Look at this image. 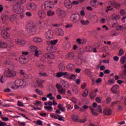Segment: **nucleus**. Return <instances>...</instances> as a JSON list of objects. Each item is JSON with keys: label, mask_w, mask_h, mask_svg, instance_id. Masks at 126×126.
<instances>
[{"label": "nucleus", "mask_w": 126, "mask_h": 126, "mask_svg": "<svg viewBox=\"0 0 126 126\" xmlns=\"http://www.w3.org/2000/svg\"><path fill=\"white\" fill-rule=\"evenodd\" d=\"M4 75L6 77H14L16 76V72L14 70V66L10 65L7 70L4 72Z\"/></svg>", "instance_id": "nucleus-1"}, {"label": "nucleus", "mask_w": 126, "mask_h": 126, "mask_svg": "<svg viewBox=\"0 0 126 126\" xmlns=\"http://www.w3.org/2000/svg\"><path fill=\"white\" fill-rule=\"evenodd\" d=\"M26 30L28 33L36 32V26L28 23L26 25Z\"/></svg>", "instance_id": "nucleus-2"}, {"label": "nucleus", "mask_w": 126, "mask_h": 126, "mask_svg": "<svg viewBox=\"0 0 126 126\" xmlns=\"http://www.w3.org/2000/svg\"><path fill=\"white\" fill-rule=\"evenodd\" d=\"M24 85V81L22 80L17 79L15 81V85L12 86L13 89H16Z\"/></svg>", "instance_id": "nucleus-3"}, {"label": "nucleus", "mask_w": 126, "mask_h": 126, "mask_svg": "<svg viewBox=\"0 0 126 126\" xmlns=\"http://www.w3.org/2000/svg\"><path fill=\"white\" fill-rule=\"evenodd\" d=\"M54 2L52 1H46L41 6V8L43 10L46 9L47 8H53L54 7Z\"/></svg>", "instance_id": "nucleus-4"}, {"label": "nucleus", "mask_w": 126, "mask_h": 126, "mask_svg": "<svg viewBox=\"0 0 126 126\" xmlns=\"http://www.w3.org/2000/svg\"><path fill=\"white\" fill-rule=\"evenodd\" d=\"M12 10L14 12H15V13H21L24 11L23 7L18 4L14 5L12 8Z\"/></svg>", "instance_id": "nucleus-5"}, {"label": "nucleus", "mask_w": 126, "mask_h": 126, "mask_svg": "<svg viewBox=\"0 0 126 126\" xmlns=\"http://www.w3.org/2000/svg\"><path fill=\"white\" fill-rule=\"evenodd\" d=\"M37 4H36L35 3H28L27 5V9L29 10H32V11H34V10H36L37 7Z\"/></svg>", "instance_id": "nucleus-6"}, {"label": "nucleus", "mask_w": 126, "mask_h": 126, "mask_svg": "<svg viewBox=\"0 0 126 126\" xmlns=\"http://www.w3.org/2000/svg\"><path fill=\"white\" fill-rule=\"evenodd\" d=\"M56 13L57 15L61 18H63V17H65V14H66V13L64 10H62V9L60 8H58L56 10Z\"/></svg>", "instance_id": "nucleus-7"}, {"label": "nucleus", "mask_w": 126, "mask_h": 126, "mask_svg": "<svg viewBox=\"0 0 126 126\" xmlns=\"http://www.w3.org/2000/svg\"><path fill=\"white\" fill-rule=\"evenodd\" d=\"M70 19L73 22H78L79 21V15L76 14H72Z\"/></svg>", "instance_id": "nucleus-8"}, {"label": "nucleus", "mask_w": 126, "mask_h": 126, "mask_svg": "<svg viewBox=\"0 0 126 126\" xmlns=\"http://www.w3.org/2000/svg\"><path fill=\"white\" fill-rule=\"evenodd\" d=\"M55 32L57 36H63L64 34L63 31L62 29L57 28L55 30Z\"/></svg>", "instance_id": "nucleus-9"}, {"label": "nucleus", "mask_w": 126, "mask_h": 126, "mask_svg": "<svg viewBox=\"0 0 126 126\" xmlns=\"http://www.w3.org/2000/svg\"><path fill=\"white\" fill-rule=\"evenodd\" d=\"M0 35L2 38H4V39H8V38H9L10 36L9 33H8L7 31L5 30L2 31L0 32Z\"/></svg>", "instance_id": "nucleus-10"}, {"label": "nucleus", "mask_w": 126, "mask_h": 126, "mask_svg": "<svg viewBox=\"0 0 126 126\" xmlns=\"http://www.w3.org/2000/svg\"><path fill=\"white\" fill-rule=\"evenodd\" d=\"M62 76H70V74L68 73L67 72H60L56 74V77L58 78L62 77Z\"/></svg>", "instance_id": "nucleus-11"}, {"label": "nucleus", "mask_w": 126, "mask_h": 126, "mask_svg": "<svg viewBox=\"0 0 126 126\" xmlns=\"http://www.w3.org/2000/svg\"><path fill=\"white\" fill-rule=\"evenodd\" d=\"M37 14L40 19H45V18H46V13L43 10L38 11Z\"/></svg>", "instance_id": "nucleus-12"}, {"label": "nucleus", "mask_w": 126, "mask_h": 126, "mask_svg": "<svg viewBox=\"0 0 126 126\" xmlns=\"http://www.w3.org/2000/svg\"><path fill=\"white\" fill-rule=\"evenodd\" d=\"M68 71H73L75 69V65L71 63H69L66 65Z\"/></svg>", "instance_id": "nucleus-13"}, {"label": "nucleus", "mask_w": 126, "mask_h": 126, "mask_svg": "<svg viewBox=\"0 0 126 126\" xmlns=\"http://www.w3.org/2000/svg\"><path fill=\"white\" fill-rule=\"evenodd\" d=\"M45 37L47 40H51L53 39V32L51 31H48L45 32Z\"/></svg>", "instance_id": "nucleus-14"}, {"label": "nucleus", "mask_w": 126, "mask_h": 126, "mask_svg": "<svg viewBox=\"0 0 126 126\" xmlns=\"http://www.w3.org/2000/svg\"><path fill=\"white\" fill-rule=\"evenodd\" d=\"M47 50L50 53H55L57 51V47L53 45H49L47 47Z\"/></svg>", "instance_id": "nucleus-15"}, {"label": "nucleus", "mask_w": 126, "mask_h": 126, "mask_svg": "<svg viewBox=\"0 0 126 126\" xmlns=\"http://www.w3.org/2000/svg\"><path fill=\"white\" fill-rule=\"evenodd\" d=\"M64 4L66 8L70 9L72 7V4L70 0H65Z\"/></svg>", "instance_id": "nucleus-16"}, {"label": "nucleus", "mask_w": 126, "mask_h": 126, "mask_svg": "<svg viewBox=\"0 0 126 126\" xmlns=\"http://www.w3.org/2000/svg\"><path fill=\"white\" fill-rule=\"evenodd\" d=\"M20 63H22V64H25V63H26L27 58H26V56L24 55H22L20 58Z\"/></svg>", "instance_id": "nucleus-17"}, {"label": "nucleus", "mask_w": 126, "mask_h": 126, "mask_svg": "<svg viewBox=\"0 0 126 126\" xmlns=\"http://www.w3.org/2000/svg\"><path fill=\"white\" fill-rule=\"evenodd\" d=\"M36 82L40 88H43L44 87L42 84L45 83V80L38 78L36 79Z\"/></svg>", "instance_id": "nucleus-18"}, {"label": "nucleus", "mask_w": 126, "mask_h": 126, "mask_svg": "<svg viewBox=\"0 0 126 126\" xmlns=\"http://www.w3.org/2000/svg\"><path fill=\"white\" fill-rule=\"evenodd\" d=\"M118 89H119V85H115L112 87L111 91L112 93L116 94V93H118Z\"/></svg>", "instance_id": "nucleus-19"}, {"label": "nucleus", "mask_w": 126, "mask_h": 126, "mask_svg": "<svg viewBox=\"0 0 126 126\" xmlns=\"http://www.w3.org/2000/svg\"><path fill=\"white\" fill-rule=\"evenodd\" d=\"M66 58L68 60H73L74 59V53L73 52H68L66 55Z\"/></svg>", "instance_id": "nucleus-20"}, {"label": "nucleus", "mask_w": 126, "mask_h": 126, "mask_svg": "<svg viewBox=\"0 0 126 126\" xmlns=\"http://www.w3.org/2000/svg\"><path fill=\"white\" fill-rule=\"evenodd\" d=\"M44 57L46 59H51V60L55 59V55L51 53H46L44 55Z\"/></svg>", "instance_id": "nucleus-21"}, {"label": "nucleus", "mask_w": 126, "mask_h": 126, "mask_svg": "<svg viewBox=\"0 0 126 126\" xmlns=\"http://www.w3.org/2000/svg\"><path fill=\"white\" fill-rule=\"evenodd\" d=\"M76 42L79 45H83V44H86V39H80L77 38L76 39Z\"/></svg>", "instance_id": "nucleus-22"}, {"label": "nucleus", "mask_w": 126, "mask_h": 126, "mask_svg": "<svg viewBox=\"0 0 126 126\" xmlns=\"http://www.w3.org/2000/svg\"><path fill=\"white\" fill-rule=\"evenodd\" d=\"M58 93L61 95H65V93H66V89L63 88H61L58 90Z\"/></svg>", "instance_id": "nucleus-23"}, {"label": "nucleus", "mask_w": 126, "mask_h": 126, "mask_svg": "<svg viewBox=\"0 0 126 126\" xmlns=\"http://www.w3.org/2000/svg\"><path fill=\"white\" fill-rule=\"evenodd\" d=\"M104 115L106 116H111L112 115V110L111 109H106L103 111Z\"/></svg>", "instance_id": "nucleus-24"}, {"label": "nucleus", "mask_w": 126, "mask_h": 126, "mask_svg": "<svg viewBox=\"0 0 126 126\" xmlns=\"http://www.w3.org/2000/svg\"><path fill=\"white\" fill-rule=\"evenodd\" d=\"M2 21V23H3V24H4V23H5V22H6V21H7V20H8V16L6 15H2L1 17Z\"/></svg>", "instance_id": "nucleus-25"}, {"label": "nucleus", "mask_w": 126, "mask_h": 126, "mask_svg": "<svg viewBox=\"0 0 126 126\" xmlns=\"http://www.w3.org/2000/svg\"><path fill=\"white\" fill-rule=\"evenodd\" d=\"M89 93V89L88 88L85 89L84 92L82 94V96L83 97H87L88 96V94Z\"/></svg>", "instance_id": "nucleus-26"}, {"label": "nucleus", "mask_w": 126, "mask_h": 126, "mask_svg": "<svg viewBox=\"0 0 126 126\" xmlns=\"http://www.w3.org/2000/svg\"><path fill=\"white\" fill-rule=\"evenodd\" d=\"M90 110L91 111V113H92L93 116H95V117H97V116H98V113H97V112L94 111V109L93 108V107H92V106H90Z\"/></svg>", "instance_id": "nucleus-27"}, {"label": "nucleus", "mask_w": 126, "mask_h": 126, "mask_svg": "<svg viewBox=\"0 0 126 126\" xmlns=\"http://www.w3.org/2000/svg\"><path fill=\"white\" fill-rule=\"evenodd\" d=\"M90 2L92 6H97L98 1L97 0H92Z\"/></svg>", "instance_id": "nucleus-28"}, {"label": "nucleus", "mask_w": 126, "mask_h": 126, "mask_svg": "<svg viewBox=\"0 0 126 126\" xmlns=\"http://www.w3.org/2000/svg\"><path fill=\"white\" fill-rule=\"evenodd\" d=\"M33 41L35 43H41L42 42V38L38 37L33 38Z\"/></svg>", "instance_id": "nucleus-29"}, {"label": "nucleus", "mask_w": 126, "mask_h": 126, "mask_svg": "<svg viewBox=\"0 0 126 126\" xmlns=\"http://www.w3.org/2000/svg\"><path fill=\"white\" fill-rule=\"evenodd\" d=\"M71 118L74 122H78V116L77 115H72L71 116Z\"/></svg>", "instance_id": "nucleus-30"}, {"label": "nucleus", "mask_w": 126, "mask_h": 126, "mask_svg": "<svg viewBox=\"0 0 126 126\" xmlns=\"http://www.w3.org/2000/svg\"><path fill=\"white\" fill-rule=\"evenodd\" d=\"M47 15L48 16H53V15H55V11L49 10L47 11Z\"/></svg>", "instance_id": "nucleus-31"}, {"label": "nucleus", "mask_w": 126, "mask_h": 126, "mask_svg": "<svg viewBox=\"0 0 126 126\" xmlns=\"http://www.w3.org/2000/svg\"><path fill=\"white\" fill-rule=\"evenodd\" d=\"M80 21L83 25H88V24L90 23V22H89L88 20L84 21L83 20H81Z\"/></svg>", "instance_id": "nucleus-32"}, {"label": "nucleus", "mask_w": 126, "mask_h": 126, "mask_svg": "<svg viewBox=\"0 0 126 126\" xmlns=\"http://www.w3.org/2000/svg\"><path fill=\"white\" fill-rule=\"evenodd\" d=\"M8 46L6 43L0 41V48H7Z\"/></svg>", "instance_id": "nucleus-33"}, {"label": "nucleus", "mask_w": 126, "mask_h": 126, "mask_svg": "<svg viewBox=\"0 0 126 126\" xmlns=\"http://www.w3.org/2000/svg\"><path fill=\"white\" fill-rule=\"evenodd\" d=\"M96 96V94L95 93H91L90 95V98L92 100H94Z\"/></svg>", "instance_id": "nucleus-34"}, {"label": "nucleus", "mask_w": 126, "mask_h": 126, "mask_svg": "<svg viewBox=\"0 0 126 126\" xmlns=\"http://www.w3.org/2000/svg\"><path fill=\"white\" fill-rule=\"evenodd\" d=\"M126 56H123L120 59V63H121L122 64H124V63H126Z\"/></svg>", "instance_id": "nucleus-35"}, {"label": "nucleus", "mask_w": 126, "mask_h": 126, "mask_svg": "<svg viewBox=\"0 0 126 126\" xmlns=\"http://www.w3.org/2000/svg\"><path fill=\"white\" fill-rule=\"evenodd\" d=\"M58 67L59 68V70L62 71L64 69V66H63V63H61L59 65Z\"/></svg>", "instance_id": "nucleus-36"}, {"label": "nucleus", "mask_w": 126, "mask_h": 126, "mask_svg": "<svg viewBox=\"0 0 126 126\" xmlns=\"http://www.w3.org/2000/svg\"><path fill=\"white\" fill-rule=\"evenodd\" d=\"M70 47H71V45L70 44V43H65L64 45V48L66 49V50H68V49L70 48Z\"/></svg>", "instance_id": "nucleus-37"}, {"label": "nucleus", "mask_w": 126, "mask_h": 126, "mask_svg": "<svg viewBox=\"0 0 126 126\" xmlns=\"http://www.w3.org/2000/svg\"><path fill=\"white\" fill-rule=\"evenodd\" d=\"M44 109H45V110H47V111H53V107L51 106H44Z\"/></svg>", "instance_id": "nucleus-38"}, {"label": "nucleus", "mask_w": 126, "mask_h": 126, "mask_svg": "<svg viewBox=\"0 0 126 126\" xmlns=\"http://www.w3.org/2000/svg\"><path fill=\"white\" fill-rule=\"evenodd\" d=\"M35 92H36L37 94H38V95H44V93H43V92H42L39 89H36L35 90Z\"/></svg>", "instance_id": "nucleus-39"}, {"label": "nucleus", "mask_w": 126, "mask_h": 126, "mask_svg": "<svg viewBox=\"0 0 126 126\" xmlns=\"http://www.w3.org/2000/svg\"><path fill=\"white\" fill-rule=\"evenodd\" d=\"M31 50L32 52H35V51L38 50V47L35 46H31Z\"/></svg>", "instance_id": "nucleus-40"}, {"label": "nucleus", "mask_w": 126, "mask_h": 126, "mask_svg": "<svg viewBox=\"0 0 126 126\" xmlns=\"http://www.w3.org/2000/svg\"><path fill=\"white\" fill-rule=\"evenodd\" d=\"M93 48H92V47L91 46H88V47H86V48H85V52H91V51H92Z\"/></svg>", "instance_id": "nucleus-41"}, {"label": "nucleus", "mask_w": 126, "mask_h": 126, "mask_svg": "<svg viewBox=\"0 0 126 126\" xmlns=\"http://www.w3.org/2000/svg\"><path fill=\"white\" fill-rule=\"evenodd\" d=\"M89 107L86 105H84L82 108H81L80 111L81 112H84V110H87V109H88Z\"/></svg>", "instance_id": "nucleus-42"}, {"label": "nucleus", "mask_w": 126, "mask_h": 126, "mask_svg": "<svg viewBox=\"0 0 126 126\" xmlns=\"http://www.w3.org/2000/svg\"><path fill=\"white\" fill-rule=\"evenodd\" d=\"M97 112H98V113H100V114L102 113V107L101 105H98L97 108H96Z\"/></svg>", "instance_id": "nucleus-43"}, {"label": "nucleus", "mask_w": 126, "mask_h": 126, "mask_svg": "<svg viewBox=\"0 0 126 126\" xmlns=\"http://www.w3.org/2000/svg\"><path fill=\"white\" fill-rule=\"evenodd\" d=\"M25 2H26V0H18L17 1L18 4H24Z\"/></svg>", "instance_id": "nucleus-44"}, {"label": "nucleus", "mask_w": 126, "mask_h": 126, "mask_svg": "<svg viewBox=\"0 0 126 126\" xmlns=\"http://www.w3.org/2000/svg\"><path fill=\"white\" fill-rule=\"evenodd\" d=\"M124 54H125V51H124V50L121 49L119 50L118 56L121 57V56H123Z\"/></svg>", "instance_id": "nucleus-45"}, {"label": "nucleus", "mask_w": 126, "mask_h": 126, "mask_svg": "<svg viewBox=\"0 0 126 126\" xmlns=\"http://www.w3.org/2000/svg\"><path fill=\"white\" fill-rule=\"evenodd\" d=\"M121 76L122 78H123V79L126 78V71H123V72L121 75Z\"/></svg>", "instance_id": "nucleus-46"}, {"label": "nucleus", "mask_w": 126, "mask_h": 126, "mask_svg": "<svg viewBox=\"0 0 126 126\" xmlns=\"http://www.w3.org/2000/svg\"><path fill=\"white\" fill-rule=\"evenodd\" d=\"M77 64H78V65H81V64H82V60H81V59H79L77 60V62H76Z\"/></svg>", "instance_id": "nucleus-47"}, {"label": "nucleus", "mask_w": 126, "mask_h": 126, "mask_svg": "<svg viewBox=\"0 0 126 126\" xmlns=\"http://www.w3.org/2000/svg\"><path fill=\"white\" fill-rule=\"evenodd\" d=\"M113 9H114V8L112 7V6H108L106 8V11L108 13V11H110V10H113Z\"/></svg>", "instance_id": "nucleus-48"}, {"label": "nucleus", "mask_w": 126, "mask_h": 126, "mask_svg": "<svg viewBox=\"0 0 126 126\" xmlns=\"http://www.w3.org/2000/svg\"><path fill=\"white\" fill-rule=\"evenodd\" d=\"M58 116L59 121H63V122H64V117L59 115H58Z\"/></svg>", "instance_id": "nucleus-49"}, {"label": "nucleus", "mask_w": 126, "mask_h": 126, "mask_svg": "<svg viewBox=\"0 0 126 126\" xmlns=\"http://www.w3.org/2000/svg\"><path fill=\"white\" fill-rule=\"evenodd\" d=\"M95 101L97 103H101V102H102V97H97L95 98Z\"/></svg>", "instance_id": "nucleus-50"}, {"label": "nucleus", "mask_w": 126, "mask_h": 126, "mask_svg": "<svg viewBox=\"0 0 126 126\" xmlns=\"http://www.w3.org/2000/svg\"><path fill=\"white\" fill-rule=\"evenodd\" d=\"M57 43H58V39L51 40V46H54V45L57 44Z\"/></svg>", "instance_id": "nucleus-51"}, {"label": "nucleus", "mask_w": 126, "mask_h": 126, "mask_svg": "<svg viewBox=\"0 0 126 126\" xmlns=\"http://www.w3.org/2000/svg\"><path fill=\"white\" fill-rule=\"evenodd\" d=\"M17 16L16 15H13L11 16L10 20L11 21H14L15 20V18H16Z\"/></svg>", "instance_id": "nucleus-52"}, {"label": "nucleus", "mask_w": 126, "mask_h": 126, "mask_svg": "<svg viewBox=\"0 0 126 126\" xmlns=\"http://www.w3.org/2000/svg\"><path fill=\"white\" fill-rule=\"evenodd\" d=\"M39 75L40 76H44V77H46V76H48L47 73H45V72H40Z\"/></svg>", "instance_id": "nucleus-53"}, {"label": "nucleus", "mask_w": 126, "mask_h": 126, "mask_svg": "<svg viewBox=\"0 0 126 126\" xmlns=\"http://www.w3.org/2000/svg\"><path fill=\"white\" fill-rule=\"evenodd\" d=\"M66 108L67 110H71L73 108V107L71 106L70 104H67L66 105Z\"/></svg>", "instance_id": "nucleus-54"}, {"label": "nucleus", "mask_w": 126, "mask_h": 126, "mask_svg": "<svg viewBox=\"0 0 126 126\" xmlns=\"http://www.w3.org/2000/svg\"><path fill=\"white\" fill-rule=\"evenodd\" d=\"M41 103L42 102L41 101H39L36 100L35 102V103L34 104V105H35V106H36V107H38V106H40V105H41Z\"/></svg>", "instance_id": "nucleus-55"}, {"label": "nucleus", "mask_w": 126, "mask_h": 126, "mask_svg": "<svg viewBox=\"0 0 126 126\" xmlns=\"http://www.w3.org/2000/svg\"><path fill=\"white\" fill-rule=\"evenodd\" d=\"M86 87H87V84H86V83H84L81 86V88H82V89H85Z\"/></svg>", "instance_id": "nucleus-56"}, {"label": "nucleus", "mask_w": 126, "mask_h": 126, "mask_svg": "<svg viewBox=\"0 0 126 126\" xmlns=\"http://www.w3.org/2000/svg\"><path fill=\"white\" fill-rule=\"evenodd\" d=\"M71 101H72V102L74 103V104H76V103H77V99L75 97L71 98Z\"/></svg>", "instance_id": "nucleus-57"}, {"label": "nucleus", "mask_w": 126, "mask_h": 126, "mask_svg": "<svg viewBox=\"0 0 126 126\" xmlns=\"http://www.w3.org/2000/svg\"><path fill=\"white\" fill-rule=\"evenodd\" d=\"M34 56H35V57H39V56H40V55L39 54V50H38V49L35 51Z\"/></svg>", "instance_id": "nucleus-58"}, {"label": "nucleus", "mask_w": 126, "mask_h": 126, "mask_svg": "<svg viewBox=\"0 0 126 126\" xmlns=\"http://www.w3.org/2000/svg\"><path fill=\"white\" fill-rule=\"evenodd\" d=\"M4 81H5L4 80V76H1L0 78V82H1V83H3Z\"/></svg>", "instance_id": "nucleus-59"}, {"label": "nucleus", "mask_w": 126, "mask_h": 126, "mask_svg": "<svg viewBox=\"0 0 126 126\" xmlns=\"http://www.w3.org/2000/svg\"><path fill=\"white\" fill-rule=\"evenodd\" d=\"M36 125H38V126H42L43 122L41 120H38L36 121Z\"/></svg>", "instance_id": "nucleus-60"}, {"label": "nucleus", "mask_w": 126, "mask_h": 126, "mask_svg": "<svg viewBox=\"0 0 126 126\" xmlns=\"http://www.w3.org/2000/svg\"><path fill=\"white\" fill-rule=\"evenodd\" d=\"M22 46H23V45H25V41H24L23 39H21L20 41V44Z\"/></svg>", "instance_id": "nucleus-61"}, {"label": "nucleus", "mask_w": 126, "mask_h": 126, "mask_svg": "<svg viewBox=\"0 0 126 126\" xmlns=\"http://www.w3.org/2000/svg\"><path fill=\"white\" fill-rule=\"evenodd\" d=\"M78 3H79V1L74 0L72 2V5L73 4L74 5H76L78 4Z\"/></svg>", "instance_id": "nucleus-62"}, {"label": "nucleus", "mask_w": 126, "mask_h": 126, "mask_svg": "<svg viewBox=\"0 0 126 126\" xmlns=\"http://www.w3.org/2000/svg\"><path fill=\"white\" fill-rule=\"evenodd\" d=\"M120 13H121V15L123 16V15H125L126 13V11H125V10L123 9L121 10Z\"/></svg>", "instance_id": "nucleus-63"}, {"label": "nucleus", "mask_w": 126, "mask_h": 126, "mask_svg": "<svg viewBox=\"0 0 126 126\" xmlns=\"http://www.w3.org/2000/svg\"><path fill=\"white\" fill-rule=\"evenodd\" d=\"M6 123L0 121V126H6Z\"/></svg>", "instance_id": "nucleus-64"}]
</instances>
